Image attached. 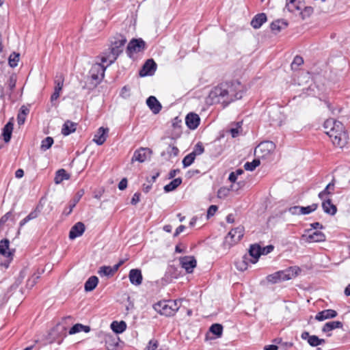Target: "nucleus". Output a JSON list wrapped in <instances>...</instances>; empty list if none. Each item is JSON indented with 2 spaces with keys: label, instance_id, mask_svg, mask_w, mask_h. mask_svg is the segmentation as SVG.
<instances>
[{
  "label": "nucleus",
  "instance_id": "obj_60",
  "mask_svg": "<svg viewBox=\"0 0 350 350\" xmlns=\"http://www.w3.org/2000/svg\"><path fill=\"white\" fill-rule=\"evenodd\" d=\"M299 208L300 206H294L288 208V212L292 215H300Z\"/></svg>",
  "mask_w": 350,
  "mask_h": 350
},
{
  "label": "nucleus",
  "instance_id": "obj_28",
  "mask_svg": "<svg viewBox=\"0 0 350 350\" xmlns=\"http://www.w3.org/2000/svg\"><path fill=\"white\" fill-rule=\"evenodd\" d=\"M55 90H54V92L53 93V94L51 96V102L56 100L59 98V96L60 95V92L63 87L64 80L60 78L57 80H55Z\"/></svg>",
  "mask_w": 350,
  "mask_h": 350
},
{
  "label": "nucleus",
  "instance_id": "obj_18",
  "mask_svg": "<svg viewBox=\"0 0 350 350\" xmlns=\"http://www.w3.org/2000/svg\"><path fill=\"white\" fill-rule=\"evenodd\" d=\"M338 315L336 310L332 309H326L317 314L315 319L319 321H323L326 319L335 318Z\"/></svg>",
  "mask_w": 350,
  "mask_h": 350
},
{
  "label": "nucleus",
  "instance_id": "obj_14",
  "mask_svg": "<svg viewBox=\"0 0 350 350\" xmlns=\"http://www.w3.org/2000/svg\"><path fill=\"white\" fill-rule=\"evenodd\" d=\"M301 337L303 340H306L312 347H317L325 343L324 339H320L315 335L311 336L308 332H302Z\"/></svg>",
  "mask_w": 350,
  "mask_h": 350
},
{
  "label": "nucleus",
  "instance_id": "obj_10",
  "mask_svg": "<svg viewBox=\"0 0 350 350\" xmlns=\"http://www.w3.org/2000/svg\"><path fill=\"white\" fill-rule=\"evenodd\" d=\"M146 43L142 39H133L126 47L128 54L140 52L145 49Z\"/></svg>",
  "mask_w": 350,
  "mask_h": 350
},
{
  "label": "nucleus",
  "instance_id": "obj_9",
  "mask_svg": "<svg viewBox=\"0 0 350 350\" xmlns=\"http://www.w3.org/2000/svg\"><path fill=\"white\" fill-rule=\"evenodd\" d=\"M181 267L185 269L186 272L191 273L196 267L197 262L193 256H186L180 257L179 259Z\"/></svg>",
  "mask_w": 350,
  "mask_h": 350
},
{
  "label": "nucleus",
  "instance_id": "obj_35",
  "mask_svg": "<svg viewBox=\"0 0 350 350\" xmlns=\"http://www.w3.org/2000/svg\"><path fill=\"white\" fill-rule=\"evenodd\" d=\"M181 183L182 179L180 178H176L164 187V191L166 193L172 191L176 189Z\"/></svg>",
  "mask_w": 350,
  "mask_h": 350
},
{
  "label": "nucleus",
  "instance_id": "obj_51",
  "mask_svg": "<svg viewBox=\"0 0 350 350\" xmlns=\"http://www.w3.org/2000/svg\"><path fill=\"white\" fill-rule=\"evenodd\" d=\"M278 273L277 272H275L274 273L270 274L267 276V280L272 284L278 283L279 279H278Z\"/></svg>",
  "mask_w": 350,
  "mask_h": 350
},
{
  "label": "nucleus",
  "instance_id": "obj_40",
  "mask_svg": "<svg viewBox=\"0 0 350 350\" xmlns=\"http://www.w3.org/2000/svg\"><path fill=\"white\" fill-rule=\"evenodd\" d=\"M336 123H341L339 121L335 120L334 119H328L325 121L323 124V128L325 129V133H326V131H331L334 129L336 126Z\"/></svg>",
  "mask_w": 350,
  "mask_h": 350
},
{
  "label": "nucleus",
  "instance_id": "obj_6",
  "mask_svg": "<svg viewBox=\"0 0 350 350\" xmlns=\"http://www.w3.org/2000/svg\"><path fill=\"white\" fill-rule=\"evenodd\" d=\"M10 241L4 239L0 241V254L6 258V260L3 265L7 268L12 261L14 256V251L10 250Z\"/></svg>",
  "mask_w": 350,
  "mask_h": 350
},
{
  "label": "nucleus",
  "instance_id": "obj_21",
  "mask_svg": "<svg viewBox=\"0 0 350 350\" xmlns=\"http://www.w3.org/2000/svg\"><path fill=\"white\" fill-rule=\"evenodd\" d=\"M84 193V191L83 190H80L79 191L76 195L75 196V197L70 200V202H69V205H68V208H66L64 211H63V213L66 215H70L72 211V209L74 208V207L76 206V204L79 202V201L80 200V199L81 198V197L83 196Z\"/></svg>",
  "mask_w": 350,
  "mask_h": 350
},
{
  "label": "nucleus",
  "instance_id": "obj_54",
  "mask_svg": "<svg viewBox=\"0 0 350 350\" xmlns=\"http://www.w3.org/2000/svg\"><path fill=\"white\" fill-rule=\"evenodd\" d=\"M274 249V247L272 245H267L264 247H260V254L267 255L271 253Z\"/></svg>",
  "mask_w": 350,
  "mask_h": 350
},
{
  "label": "nucleus",
  "instance_id": "obj_13",
  "mask_svg": "<svg viewBox=\"0 0 350 350\" xmlns=\"http://www.w3.org/2000/svg\"><path fill=\"white\" fill-rule=\"evenodd\" d=\"M200 118L195 113L191 112L185 117V123L187 127L191 130L196 129L200 124Z\"/></svg>",
  "mask_w": 350,
  "mask_h": 350
},
{
  "label": "nucleus",
  "instance_id": "obj_19",
  "mask_svg": "<svg viewBox=\"0 0 350 350\" xmlns=\"http://www.w3.org/2000/svg\"><path fill=\"white\" fill-rule=\"evenodd\" d=\"M109 129H105L103 127H100L98 129L96 133L94 136L93 141L97 144V145H102L104 144V142L107 139V133H108Z\"/></svg>",
  "mask_w": 350,
  "mask_h": 350
},
{
  "label": "nucleus",
  "instance_id": "obj_8",
  "mask_svg": "<svg viewBox=\"0 0 350 350\" xmlns=\"http://www.w3.org/2000/svg\"><path fill=\"white\" fill-rule=\"evenodd\" d=\"M107 66H105L100 63L94 64L90 70L92 79L96 81V83H100L104 78L105 71Z\"/></svg>",
  "mask_w": 350,
  "mask_h": 350
},
{
  "label": "nucleus",
  "instance_id": "obj_42",
  "mask_svg": "<svg viewBox=\"0 0 350 350\" xmlns=\"http://www.w3.org/2000/svg\"><path fill=\"white\" fill-rule=\"evenodd\" d=\"M260 160L255 159L252 162H246L244 164V168L247 171H254L260 165Z\"/></svg>",
  "mask_w": 350,
  "mask_h": 350
},
{
  "label": "nucleus",
  "instance_id": "obj_43",
  "mask_svg": "<svg viewBox=\"0 0 350 350\" xmlns=\"http://www.w3.org/2000/svg\"><path fill=\"white\" fill-rule=\"evenodd\" d=\"M98 273L101 277H103V276L110 277V276L113 275V273L111 271V268L110 266L100 267Z\"/></svg>",
  "mask_w": 350,
  "mask_h": 350
},
{
  "label": "nucleus",
  "instance_id": "obj_53",
  "mask_svg": "<svg viewBox=\"0 0 350 350\" xmlns=\"http://www.w3.org/2000/svg\"><path fill=\"white\" fill-rule=\"evenodd\" d=\"M304 9L303 11H301L300 12V14H301L302 16V18H304L307 16H309L312 14V13L313 12V9L311 7H304Z\"/></svg>",
  "mask_w": 350,
  "mask_h": 350
},
{
  "label": "nucleus",
  "instance_id": "obj_25",
  "mask_svg": "<svg viewBox=\"0 0 350 350\" xmlns=\"http://www.w3.org/2000/svg\"><path fill=\"white\" fill-rule=\"evenodd\" d=\"M267 21V16L265 13L256 14L251 21V25L254 29H259Z\"/></svg>",
  "mask_w": 350,
  "mask_h": 350
},
{
  "label": "nucleus",
  "instance_id": "obj_55",
  "mask_svg": "<svg viewBox=\"0 0 350 350\" xmlns=\"http://www.w3.org/2000/svg\"><path fill=\"white\" fill-rule=\"evenodd\" d=\"M130 88L127 86H124L122 88L120 95L124 98H129L130 96Z\"/></svg>",
  "mask_w": 350,
  "mask_h": 350
},
{
  "label": "nucleus",
  "instance_id": "obj_61",
  "mask_svg": "<svg viewBox=\"0 0 350 350\" xmlns=\"http://www.w3.org/2000/svg\"><path fill=\"white\" fill-rule=\"evenodd\" d=\"M127 187V179L122 178L118 184V189L121 191L124 190Z\"/></svg>",
  "mask_w": 350,
  "mask_h": 350
},
{
  "label": "nucleus",
  "instance_id": "obj_17",
  "mask_svg": "<svg viewBox=\"0 0 350 350\" xmlns=\"http://www.w3.org/2000/svg\"><path fill=\"white\" fill-rule=\"evenodd\" d=\"M129 278L131 283L135 286L140 285L143 280L141 270L137 269H131L129 271Z\"/></svg>",
  "mask_w": 350,
  "mask_h": 350
},
{
  "label": "nucleus",
  "instance_id": "obj_30",
  "mask_svg": "<svg viewBox=\"0 0 350 350\" xmlns=\"http://www.w3.org/2000/svg\"><path fill=\"white\" fill-rule=\"evenodd\" d=\"M12 130L13 124L10 122H8L3 129V136L5 142L8 143L10 141Z\"/></svg>",
  "mask_w": 350,
  "mask_h": 350
},
{
  "label": "nucleus",
  "instance_id": "obj_57",
  "mask_svg": "<svg viewBox=\"0 0 350 350\" xmlns=\"http://www.w3.org/2000/svg\"><path fill=\"white\" fill-rule=\"evenodd\" d=\"M217 211V206L216 205L210 206L207 211V217H210L213 216Z\"/></svg>",
  "mask_w": 350,
  "mask_h": 350
},
{
  "label": "nucleus",
  "instance_id": "obj_49",
  "mask_svg": "<svg viewBox=\"0 0 350 350\" xmlns=\"http://www.w3.org/2000/svg\"><path fill=\"white\" fill-rule=\"evenodd\" d=\"M83 328V325L81 323H77L75 325H73L69 330V334H75L76 333L80 332L82 331V329Z\"/></svg>",
  "mask_w": 350,
  "mask_h": 350
},
{
  "label": "nucleus",
  "instance_id": "obj_36",
  "mask_svg": "<svg viewBox=\"0 0 350 350\" xmlns=\"http://www.w3.org/2000/svg\"><path fill=\"white\" fill-rule=\"evenodd\" d=\"M250 255L254 258V260L252 261L253 263H255L258 258L260 256V246L258 245H252L250 246L249 250Z\"/></svg>",
  "mask_w": 350,
  "mask_h": 350
},
{
  "label": "nucleus",
  "instance_id": "obj_32",
  "mask_svg": "<svg viewBox=\"0 0 350 350\" xmlns=\"http://www.w3.org/2000/svg\"><path fill=\"white\" fill-rule=\"evenodd\" d=\"M343 326V324L342 322L340 321H330V322H327L326 323L323 328H322V331L323 332H329L334 329H336V328H342Z\"/></svg>",
  "mask_w": 350,
  "mask_h": 350
},
{
  "label": "nucleus",
  "instance_id": "obj_41",
  "mask_svg": "<svg viewBox=\"0 0 350 350\" xmlns=\"http://www.w3.org/2000/svg\"><path fill=\"white\" fill-rule=\"evenodd\" d=\"M178 152H179V150L178 149L177 147L174 146H168L165 152H163L161 154V155L165 156V154H167L168 155V157H171L172 156L176 157L178 154Z\"/></svg>",
  "mask_w": 350,
  "mask_h": 350
},
{
  "label": "nucleus",
  "instance_id": "obj_63",
  "mask_svg": "<svg viewBox=\"0 0 350 350\" xmlns=\"http://www.w3.org/2000/svg\"><path fill=\"white\" fill-rule=\"evenodd\" d=\"M17 121L19 125L23 124L25 121V113L18 114L17 117Z\"/></svg>",
  "mask_w": 350,
  "mask_h": 350
},
{
  "label": "nucleus",
  "instance_id": "obj_2",
  "mask_svg": "<svg viewBox=\"0 0 350 350\" xmlns=\"http://www.w3.org/2000/svg\"><path fill=\"white\" fill-rule=\"evenodd\" d=\"M126 42V39L124 36L118 35L114 38V41L111 42L109 51L103 53L101 57V62L107 63V66H110L115 62L119 55L122 53Z\"/></svg>",
  "mask_w": 350,
  "mask_h": 350
},
{
  "label": "nucleus",
  "instance_id": "obj_47",
  "mask_svg": "<svg viewBox=\"0 0 350 350\" xmlns=\"http://www.w3.org/2000/svg\"><path fill=\"white\" fill-rule=\"evenodd\" d=\"M243 172L244 171L242 169H237L234 172H232L229 175L228 180L231 183H235L238 176L243 174Z\"/></svg>",
  "mask_w": 350,
  "mask_h": 350
},
{
  "label": "nucleus",
  "instance_id": "obj_62",
  "mask_svg": "<svg viewBox=\"0 0 350 350\" xmlns=\"http://www.w3.org/2000/svg\"><path fill=\"white\" fill-rule=\"evenodd\" d=\"M24 278L23 275H20L19 278L16 280L14 284L11 286V288H16L22 282Z\"/></svg>",
  "mask_w": 350,
  "mask_h": 350
},
{
  "label": "nucleus",
  "instance_id": "obj_12",
  "mask_svg": "<svg viewBox=\"0 0 350 350\" xmlns=\"http://www.w3.org/2000/svg\"><path fill=\"white\" fill-rule=\"evenodd\" d=\"M150 149L148 148H141L134 152L131 161L132 162L139 161L142 163L145 161L148 157H150Z\"/></svg>",
  "mask_w": 350,
  "mask_h": 350
},
{
  "label": "nucleus",
  "instance_id": "obj_7",
  "mask_svg": "<svg viewBox=\"0 0 350 350\" xmlns=\"http://www.w3.org/2000/svg\"><path fill=\"white\" fill-rule=\"evenodd\" d=\"M275 145L271 141L261 142L255 149V153L259 157H266L274 151Z\"/></svg>",
  "mask_w": 350,
  "mask_h": 350
},
{
  "label": "nucleus",
  "instance_id": "obj_50",
  "mask_svg": "<svg viewBox=\"0 0 350 350\" xmlns=\"http://www.w3.org/2000/svg\"><path fill=\"white\" fill-rule=\"evenodd\" d=\"M304 63V59L301 56L297 55L294 57V59L291 64L292 68H295V66H299Z\"/></svg>",
  "mask_w": 350,
  "mask_h": 350
},
{
  "label": "nucleus",
  "instance_id": "obj_26",
  "mask_svg": "<svg viewBox=\"0 0 350 350\" xmlns=\"http://www.w3.org/2000/svg\"><path fill=\"white\" fill-rule=\"evenodd\" d=\"M277 273L280 282L291 280L296 275L291 267L285 270L277 271Z\"/></svg>",
  "mask_w": 350,
  "mask_h": 350
},
{
  "label": "nucleus",
  "instance_id": "obj_58",
  "mask_svg": "<svg viewBox=\"0 0 350 350\" xmlns=\"http://www.w3.org/2000/svg\"><path fill=\"white\" fill-rule=\"evenodd\" d=\"M12 216V213L8 212L3 216H2L0 219V227L2 226Z\"/></svg>",
  "mask_w": 350,
  "mask_h": 350
},
{
  "label": "nucleus",
  "instance_id": "obj_45",
  "mask_svg": "<svg viewBox=\"0 0 350 350\" xmlns=\"http://www.w3.org/2000/svg\"><path fill=\"white\" fill-rule=\"evenodd\" d=\"M19 54L16 53H12L8 59L9 65L12 68H14L17 66L19 61Z\"/></svg>",
  "mask_w": 350,
  "mask_h": 350
},
{
  "label": "nucleus",
  "instance_id": "obj_4",
  "mask_svg": "<svg viewBox=\"0 0 350 350\" xmlns=\"http://www.w3.org/2000/svg\"><path fill=\"white\" fill-rule=\"evenodd\" d=\"M326 134L331 138L334 145L340 148L347 142V134L342 123H336V127L331 131H326Z\"/></svg>",
  "mask_w": 350,
  "mask_h": 350
},
{
  "label": "nucleus",
  "instance_id": "obj_23",
  "mask_svg": "<svg viewBox=\"0 0 350 350\" xmlns=\"http://www.w3.org/2000/svg\"><path fill=\"white\" fill-rule=\"evenodd\" d=\"M288 26V23L283 19H278L272 22L270 25L271 31L277 34L280 32L282 29H284Z\"/></svg>",
  "mask_w": 350,
  "mask_h": 350
},
{
  "label": "nucleus",
  "instance_id": "obj_11",
  "mask_svg": "<svg viewBox=\"0 0 350 350\" xmlns=\"http://www.w3.org/2000/svg\"><path fill=\"white\" fill-rule=\"evenodd\" d=\"M156 69L157 64L152 59H148L139 71V75L141 77L151 76L154 73Z\"/></svg>",
  "mask_w": 350,
  "mask_h": 350
},
{
  "label": "nucleus",
  "instance_id": "obj_56",
  "mask_svg": "<svg viewBox=\"0 0 350 350\" xmlns=\"http://www.w3.org/2000/svg\"><path fill=\"white\" fill-rule=\"evenodd\" d=\"M158 347V342L155 340H150L146 347L147 350H155Z\"/></svg>",
  "mask_w": 350,
  "mask_h": 350
},
{
  "label": "nucleus",
  "instance_id": "obj_15",
  "mask_svg": "<svg viewBox=\"0 0 350 350\" xmlns=\"http://www.w3.org/2000/svg\"><path fill=\"white\" fill-rule=\"evenodd\" d=\"M304 7V0H286L285 8L290 12L301 11Z\"/></svg>",
  "mask_w": 350,
  "mask_h": 350
},
{
  "label": "nucleus",
  "instance_id": "obj_1",
  "mask_svg": "<svg viewBox=\"0 0 350 350\" xmlns=\"http://www.w3.org/2000/svg\"><path fill=\"white\" fill-rule=\"evenodd\" d=\"M243 87L238 81L224 82L215 87L209 97L214 103H221L224 106L242 98Z\"/></svg>",
  "mask_w": 350,
  "mask_h": 350
},
{
  "label": "nucleus",
  "instance_id": "obj_27",
  "mask_svg": "<svg viewBox=\"0 0 350 350\" xmlns=\"http://www.w3.org/2000/svg\"><path fill=\"white\" fill-rule=\"evenodd\" d=\"M335 184H334V179L332 180L326 187L325 188L321 191L319 193V198L321 200L326 199L327 196L331 195L333 193V191L334 190Z\"/></svg>",
  "mask_w": 350,
  "mask_h": 350
},
{
  "label": "nucleus",
  "instance_id": "obj_48",
  "mask_svg": "<svg viewBox=\"0 0 350 350\" xmlns=\"http://www.w3.org/2000/svg\"><path fill=\"white\" fill-rule=\"evenodd\" d=\"M204 151V148L201 142H198L194 147L193 151L191 152L195 157L200 155Z\"/></svg>",
  "mask_w": 350,
  "mask_h": 350
},
{
  "label": "nucleus",
  "instance_id": "obj_52",
  "mask_svg": "<svg viewBox=\"0 0 350 350\" xmlns=\"http://www.w3.org/2000/svg\"><path fill=\"white\" fill-rule=\"evenodd\" d=\"M241 131V128L239 122L237 123V126L236 128H232L230 129V133L232 137H237Z\"/></svg>",
  "mask_w": 350,
  "mask_h": 350
},
{
  "label": "nucleus",
  "instance_id": "obj_24",
  "mask_svg": "<svg viewBox=\"0 0 350 350\" xmlns=\"http://www.w3.org/2000/svg\"><path fill=\"white\" fill-rule=\"evenodd\" d=\"M146 104L154 113H158L161 109V105L156 97L149 96L146 100Z\"/></svg>",
  "mask_w": 350,
  "mask_h": 350
},
{
  "label": "nucleus",
  "instance_id": "obj_20",
  "mask_svg": "<svg viewBox=\"0 0 350 350\" xmlns=\"http://www.w3.org/2000/svg\"><path fill=\"white\" fill-rule=\"evenodd\" d=\"M302 237L305 239L306 241L308 243H317L325 241V235L322 232L320 231H316L308 236L303 235Z\"/></svg>",
  "mask_w": 350,
  "mask_h": 350
},
{
  "label": "nucleus",
  "instance_id": "obj_5",
  "mask_svg": "<svg viewBox=\"0 0 350 350\" xmlns=\"http://www.w3.org/2000/svg\"><path fill=\"white\" fill-rule=\"evenodd\" d=\"M244 228L239 226L235 228L232 229L225 238L224 244L228 247L238 243L243 237Z\"/></svg>",
  "mask_w": 350,
  "mask_h": 350
},
{
  "label": "nucleus",
  "instance_id": "obj_39",
  "mask_svg": "<svg viewBox=\"0 0 350 350\" xmlns=\"http://www.w3.org/2000/svg\"><path fill=\"white\" fill-rule=\"evenodd\" d=\"M53 139L51 137H46L44 138L40 146V149L43 151H46L49 149L52 145L53 144Z\"/></svg>",
  "mask_w": 350,
  "mask_h": 350
},
{
  "label": "nucleus",
  "instance_id": "obj_31",
  "mask_svg": "<svg viewBox=\"0 0 350 350\" xmlns=\"http://www.w3.org/2000/svg\"><path fill=\"white\" fill-rule=\"evenodd\" d=\"M76 130V124L73 123L71 121H66L62 129V133L66 136L70 135V133L75 132Z\"/></svg>",
  "mask_w": 350,
  "mask_h": 350
},
{
  "label": "nucleus",
  "instance_id": "obj_16",
  "mask_svg": "<svg viewBox=\"0 0 350 350\" xmlns=\"http://www.w3.org/2000/svg\"><path fill=\"white\" fill-rule=\"evenodd\" d=\"M85 231V225L82 222L76 223L70 229L69 232V238L75 239L83 234Z\"/></svg>",
  "mask_w": 350,
  "mask_h": 350
},
{
  "label": "nucleus",
  "instance_id": "obj_44",
  "mask_svg": "<svg viewBox=\"0 0 350 350\" xmlns=\"http://www.w3.org/2000/svg\"><path fill=\"white\" fill-rule=\"evenodd\" d=\"M210 331L215 336L219 337L222 334L223 327L221 324L215 323L211 326Z\"/></svg>",
  "mask_w": 350,
  "mask_h": 350
},
{
  "label": "nucleus",
  "instance_id": "obj_22",
  "mask_svg": "<svg viewBox=\"0 0 350 350\" xmlns=\"http://www.w3.org/2000/svg\"><path fill=\"white\" fill-rule=\"evenodd\" d=\"M322 208L323 211L330 215H334L337 212L336 206L332 202L331 199L322 200Z\"/></svg>",
  "mask_w": 350,
  "mask_h": 350
},
{
  "label": "nucleus",
  "instance_id": "obj_3",
  "mask_svg": "<svg viewBox=\"0 0 350 350\" xmlns=\"http://www.w3.org/2000/svg\"><path fill=\"white\" fill-rule=\"evenodd\" d=\"M180 307L177 300H162L153 305L155 311L166 317L174 316Z\"/></svg>",
  "mask_w": 350,
  "mask_h": 350
},
{
  "label": "nucleus",
  "instance_id": "obj_46",
  "mask_svg": "<svg viewBox=\"0 0 350 350\" xmlns=\"http://www.w3.org/2000/svg\"><path fill=\"white\" fill-rule=\"evenodd\" d=\"M196 157L191 154L189 153L186 155L183 159V165L184 167H187L190 166L194 161Z\"/></svg>",
  "mask_w": 350,
  "mask_h": 350
},
{
  "label": "nucleus",
  "instance_id": "obj_33",
  "mask_svg": "<svg viewBox=\"0 0 350 350\" xmlns=\"http://www.w3.org/2000/svg\"><path fill=\"white\" fill-rule=\"evenodd\" d=\"M98 282V279L96 276H91L88 278V280L85 282L84 288L85 291H93L96 286H97Z\"/></svg>",
  "mask_w": 350,
  "mask_h": 350
},
{
  "label": "nucleus",
  "instance_id": "obj_29",
  "mask_svg": "<svg viewBox=\"0 0 350 350\" xmlns=\"http://www.w3.org/2000/svg\"><path fill=\"white\" fill-rule=\"evenodd\" d=\"M70 175L64 169L58 170L55 173L54 182L55 184H60L64 180H68Z\"/></svg>",
  "mask_w": 350,
  "mask_h": 350
},
{
  "label": "nucleus",
  "instance_id": "obj_34",
  "mask_svg": "<svg viewBox=\"0 0 350 350\" xmlns=\"http://www.w3.org/2000/svg\"><path fill=\"white\" fill-rule=\"evenodd\" d=\"M111 329L116 334L122 333L126 328V324L124 321H113L111 324Z\"/></svg>",
  "mask_w": 350,
  "mask_h": 350
},
{
  "label": "nucleus",
  "instance_id": "obj_38",
  "mask_svg": "<svg viewBox=\"0 0 350 350\" xmlns=\"http://www.w3.org/2000/svg\"><path fill=\"white\" fill-rule=\"evenodd\" d=\"M17 81V76L15 73H12L6 82V85H8L9 90H10V93L13 92L16 87V83Z\"/></svg>",
  "mask_w": 350,
  "mask_h": 350
},
{
  "label": "nucleus",
  "instance_id": "obj_59",
  "mask_svg": "<svg viewBox=\"0 0 350 350\" xmlns=\"http://www.w3.org/2000/svg\"><path fill=\"white\" fill-rule=\"evenodd\" d=\"M140 201V193L137 192L135 193L131 199V203L133 205H136Z\"/></svg>",
  "mask_w": 350,
  "mask_h": 350
},
{
  "label": "nucleus",
  "instance_id": "obj_37",
  "mask_svg": "<svg viewBox=\"0 0 350 350\" xmlns=\"http://www.w3.org/2000/svg\"><path fill=\"white\" fill-rule=\"evenodd\" d=\"M318 207V204H312L310 206H300V208H299V213H300V215H308L310 213H311L312 212L314 211L315 210H317Z\"/></svg>",
  "mask_w": 350,
  "mask_h": 350
},
{
  "label": "nucleus",
  "instance_id": "obj_64",
  "mask_svg": "<svg viewBox=\"0 0 350 350\" xmlns=\"http://www.w3.org/2000/svg\"><path fill=\"white\" fill-rule=\"evenodd\" d=\"M38 212L35 210L31 211L27 216V218L29 221L35 219L38 217Z\"/></svg>",
  "mask_w": 350,
  "mask_h": 350
}]
</instances>
